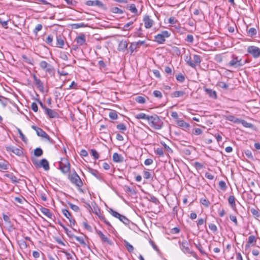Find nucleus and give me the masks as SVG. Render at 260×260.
Returning a JSON list of instances; mask_svg holds the SVG:
<instances>
[{"instance_id":"obj_1","label":"nucleus","mask_w":260,"mask_h":260,"mask_svg":"<svg viewBox=\"0 0 260 260\" xmlns=\"http://www.w3.org/2000/svg\"><path fill=\"white\" fill-rule=\"evenodd\" d=\"M148 122L150 126L155 129H161L164 124L163 122L156 114L150 115Z\"/></svg>"},{"instance_id":"obj_2","label":"nucleus","mask_w":260,"mask_h":260,"mask_svg":"<svg viewBox=\"0 0 260 260\" xmlns=\"http://www.w3.org/2000/svg\"><path fill=\"white\" fill-rule=\"evenodd\" d=\"M179 244L180 249L184 253L190 254L194 257H197L196 253L191 249V245L187 241L184 240L182 242L179 241Z\"/></svg>"},{"instance_id":"obj_3","label":"nucleus","mask_w":260,"mask_h":260,"mask_svg":"<svg viewBox=\"0 0 260 260\" xmlns=\"http://www.w3.org/2000/svg\"><path fill=\"white\" fill-rule=\"evenodd\" d=\"M244 65V62L242 58L234 54L232 55V59L228 64V66L232 67L234 68H241Z\"/></svg>"},{"instance_id":"obj_4","label":"nucleus","mask_w":260,"mask_h":260,"mask_svg":"<svg viewBox=\"0 0 260 260\" xmlns=\"http://www.w3.org/2000/svg\"><path fill=\"white\" fill-rule=\"evenodd\" d=\"M68 179L72 183L76 185L78 187H81L83 185V183L80 177L75 171L69 173Z\"/></svg>"},{"instance_id":"obj_5","label":"nucleus","mask_w":260,"mask_h":260,"mask_svg":"<svg viewBox=\"0 0 260 260\" xmlns=\"http://www.w3.org/2000/svg\"><path fill=\"white\" fill-rule=\"evenodd\" d=\"M171 33L167 30L161 31L160 33L154 36V41L159 44H164L166 39L170 37Z\"/></svg>"},{"instance_id":"obj_6","label":"nucleus","mask_w":260,"mask_h":260,"mask_svg":"<svg viewBox=\"0 0 260 260\" xmlns=\"http://www.w3.org/2000/svg\"><path fill=\"white\" fill-rule=\"evenodd\" d=\"M59 168L63 174L69 173L70 170V164L66 158H61L59 162Z\"/></svg>"},{"instance_id":"obj_7","label":"nucleus","mask_w":260,"mask_h":260,"mask_svg":"<svg viewBox=\"0 0 260 260\" xmlns=\"http://www.w3.org/2000/svg\"><path fill=\"white\" fill-rule=\"evenodd\" d=\"M247 51L255 58L260 56V49L256 46H250L248 47Z\"/></svg>"},{"instance_id":"obj_8","label":"nucleus","mask_w":260,"mask_h":260,"mask_svg":"<svg viewBox=\"0 0 260 260\" xmlns=\"http://www.w3.org/2000/svg\"><path fill=\"white\" fill-rule=\"evenodd\" d=\"M33 78L37 88L40 91V92L44 93V87L43 82L40 79H38L35 75H34Z\"/></svg>"},{"instance_id":"obj_9","label":"nucleus","mask_w":260,"mask_h":260,"mask_svg":"<svg viewBox=\"0 0 260 260\" xmlns=\"http://www.w3.org/2000/svg\"><path fill=\"white\" fill-rule=\"evenodd\" d=\"M143 21L146 28H151L154 24L153 20L148 15H145L143 18Z\"/></svg>"},{"instance_id":"obj_10","label":"nucleus","mask_w":260,"mask_h":260,"mask_svg":"<svg viewBox=\"0 0 260 260\" xmlns=\"http://www.w3.org/2000/svg\"><path fill=\"white\" fill-rule=\"evenodd\" d=\"M33 162H34V164H36L39 167L43 168V169L45 171H48L50 169L49 165V162H48V160L46 159H45V158L42 159L40 161L39 163H37V162L36 163H35L34 161H33Z\"/></svg>"},{"instance_id":"obj_11","label":"nucleus","mask_w":260,"mask_h":260,"mask_svg":"<svg viewBox=\"0 0 260 260\" xmlns=\"http://www.w3.org/2000/svg\"><path fill=\"white\" fill-rule=\"evenodd\" d=\"M145 43V41H139L138 42H134L131 43V46L129 47L131 53H133L135 51L140 45H142Z\"/></svg>"},{"instance_id":"obj_12","label":"nucleus","mask_w":260,"mask_h":260,"mask_svg":"<svg viewBox=\"0 0 260 260\" xmlns=\"http://www.w3.org/2000/svg\"><path fill=\"white\" fill-rule=\"evenodd\" d=\"M46 114L50 118H58V114L52 109L47 108L45 110Z\"/></svg>"},{"instance_id":"obj_13","label":"nucleus","mask_w":260,"mask_h":260,"mask_svg":"<svg viewBox=\"0 0 260 260\" xmlns=\"http://www.w3.org/2000/svg\"><path fill=\"white\" fill-rule=\"evenodd\" d=\"M6 150L8 152H12L18 156H21L23 154L22 151L13 146L6 147Z\"/></svg>"},{"instance_id":"obj_14","label":"nucleus","mask_w":260,"mask_h":260,"mask_svg":"<svg viewBox=\"0 0 260 260\" xmlns=\"http://www.w3.org/2000/svg\"><path fill=\"white\" fill-rule=\"evenodd\" d=\"M85 4L88 6H97L99 7H102L103 6V4L102 2L99 0L87 1Z\"/></svg>"},{"instance_id":"obj_15","label":"nucleus","mask_w":260,"mask_h":260,"mask_svg":"<svg viewBox=\"0 0 260 260\" xmlns=\"http://www.w3.org/2000/svg\"><path fill=\"white\" fill-rule=\"evenodd\" d=\"M223 117L225 120L232 121L235 123H237V124L239 123L240 119H239V118L235 117L233 115H224Z\"/></svg>"},{"instance_id":"obj_16","label":"nucleus","mask_w":260,"mask_h":260,"mask_svg":"<svg viewBox=\"0 0 260 260\" xmlns=\"http://www.w3.org/2000/svg\"><path fill=\"white\" fill-rule=\"evenodd\" d=\"M96 233L100 236L103 242L107 243L109 244H112L111 242L109 240L108 237L105 235H104L103 233L101 231L96 230Z\"/></svg>"},{"instance_id":"obj_17","label":"nucleus","mask_w":260,"mask_h":260,"mask_svg":"<svg viewBox=\"0 0 260 260\" xmlns=\"http://www.w3.org/2000/svg\"><path fill=\"white\" fill-rule=\"evenodd\" d=\"M177 124L184 129H188L190 127L189 123H186L183 120H179L177 121Z\"/></svg>"},{"instance_id":"obj_18","label":"nucleus","mask_w":260,"mask_h":260,"mask_svg":"<svg viewBox=\"0 0 260 260\" xmlns=\"http://www.w3.org/2000/svg\"><path fill=\"white\" fill-rule=\"evenodd\" d=\"M113 161L116 162H121L123 161V157L118 153L115 152L112 156Z\"/></svg>"},{"instance_id":"obj_19","label":"nucleus","mask_w":260,"mask_h":260,"mask_svg":"<svg viewBox=\"0 0 260 260\" xmlns=\"http://www.w3.org/2000/svg\"><path fill=\"white\" fill-rule=\"evenodd\" d=\"M89 172L95 178H96L98 180H103L102 175L101 173H100L97 170L92 169H89Z\"/></svg>"},{"instance_id":"obj_20","label":"nucleus","mask_w":260,"mask_h":260,"mask_svg":"<svg viewBox=\"0 0 260 260\" xmlns=\"http://www.w3.org/2000/svg\"><path fill=\"white\" fill-rule=\"evenodd\" d=\"M77 43L79 45H83L85 44V36L84 34H82L79 36H78L76 38Z\"/></svg>"},{"instance_id":"obj_21","label":"nucleus","mask_w":260,"mask_h":260,"mask_svg":"<svg viewBox=\"0 0 260 260\" xmlns=\"http://www.w3.org/2000/svg\"><path fill=\"white\" fill-rule=\"evenodd\" d=\"M4 176L9 178L13 183L19 182L20 180V179H18L12 173L5 174Z\"/></svg>"},{"instance_id":"obj_22","label":"nucleus","mask_w":260,"mask_h":260,"mask_svg":"<svg viewBox=\"0 0 260 260\" xmlns=\"http://www.w3.org/2000/svg\"><path fill=\"white\" fill-rule=\"evenodd\" d=\"M40 211L45 216L48 217V218H52V214L50 212V210L44 208V207H41L40 208Z\"/></svg>"},{"instance_id":"obj_23","label":"nucleus","mask_w":260,"mask_h":260,"mask_svg":"<svg viewBox=\"0 0 260 260\" xmlns=\"http://www.w3.org/2000/svg\"><path fill=\"white\" fill-rule=\"evenodd\" d=\"M135 118L137 119H145L148 121L150 115H146L144 113H140L135 115Z\"/></svg>"},{"instance_id":"obj_24","label":"nucleus","mask_w":260,"mask_h":260,"mask_svg":"<svg viewBox=\"0 0 260 260\" xmlns=\"http://www.w3.org/2000/svg\"><path fill=\"white\" fill-rule=\"evenodd\" d=\"M250 212L255 219H258L260 217V210L259 209L252 208L250 209Z\"/></svg>"},{"instance_id":"obj_25","label":"nucleus","mask_w":260,"mask_h":260,"mask_svg":"<svg viewBox=\"0 0 260 260\" xmlns=\"http://www.w3.org/2000/svg\"><path fill=\"white\" fill-rule=\"evenodd\" d=\"M235 198L234 196H230L228 198V202L233 209L236 208Z\"/></svg>"},{"instance_id":"obj_26","label":"nucleus","mask_w":260,"mask_h":260,"mask_svg":"<svg viewBox=\"0 0 260 260\" xmlns=\"http://www.w3.org/2000/svg\"><path fill=\"white\" fill-rule=\"evenodd\" d=\"M127 47V43L125 40H122L120 42L118 45V50L119 51H123L125 50Z\"/></svg>"},{"instance_id":"obj_27","label":"nucleus","mask_w":260,"mask_h":260,"mask_svg":"<svg viewBox=\"0 0 260 260\" xmlns=\"http://www.w3.org/2000/svg\"><path fill=\"white\" fill-rule=\"evenodd\" d=\"M206 93L209 95V96L213 99H216L217 94L215 91L212 90L211 89L206 88L205 89Z\"/></svg>"},{"instance_id":"obj_28","label":"nucleus","mask_w":260,"mask_h":260,"mask_svg":"<svg viewBox=\"0 0 260 260\" xmlns=\"http://www.w3.org/2000/svg\"><path fill=\"white\" fill-rule=\"evenodd\" d=\"M134 37H140L142 38L144 37V35L143 33V30L141 27H140L139 29H138L134 34Z\"/></svg>"},{"instance_id":"obj_29","label":"nucleus","mask_w":260,"mask_h":260,"mask_svg":"<svg viewBox=\"0 0 260 260\" xmlns=\"http://www.w3.org/2000/svg\"><path fill=\"white\" fill-rule=\"evenodd\" d=\"M185 60L187 64L190 67L192 68H195L196 67V64L191 61V58L190 56H186L185 59Z\"/></svg>"},{"instance_id":"obj_30","label":"nucleus","mask_w":260,"mask_h":260,"mask_svg":"<svg viewBox=\"0 0 260 260\" xmlns=\"http://www.w3.org/2000/svg\"><path fill=\"white\" fill-rule=\"evenodd\" d=\"M126 8L128 9L132 13H133L135 14H137L138 10L136 7V6L134 4H132L129 6H127Z\"/></svg>"},{"instance_id":"obj_31","label":"nucleus","mask_w":260,"mask_h":260,"mask_svg":"<svg viewBox=\"0 0 260 260\" xmlns=\"http://www.w3.org/2000/svg\"><path fill=\"white\" fill-rule=\"evenodd\" d=\"M57 45L60 48H62L64 45V40L60 36H56Z\"/></svg>"},{"instance_id":"obj_32","label":"nucleus","mask_w":260,"mask_h":260,"mask_svg":"<svg viewBox=\"0 0 260 260\" xmlns=\"http://www.w3.org/2000/svg\"><path fill=\"white\" fill-rule=\"evenodd\" d=\"M9 162L6 160L0 161V169L1 170H7L9 168Z\"/></svg>"},{"instance_id":"obj_33","label":"nucleus","mask_w":260,"mask_h":260,"mask_svg":"<svg viewBox=\"0 0 260 260\" xmlns=\"http://www.w3.org/2000/svg\"><path fill=\"white\" fill-rule=\"evenodd\" d=\"M70 25L72 29H78L80 27H85L86 26V25L84 23H73L71 24Z\"/></svg>"},{"instance_id":"obj_34","label":"nucleus","mask_w":260,"mask_h":260,"mask_svg":"<svg viewBox=\"0 0 260 260\" xmlns=\"http://www.w3.org/2000/svg\"><path fill=\"white\" fill-rule=\"evenodd\" d=\"M239 123H241L244 127L247 128H252L253 126L252 123H248L246 121L243 119H240Z\"/></svg>"},{"instance_id":"obj_35","label":"nucleus","mask_w":260,"mask_h":260,"mask_svg":"<svg viewBox=\"0 0 260 260\" xmlns=\"http://www.w3.org/2000/svg\"><path fill=\"white\" fill-rule=\"evenodd\" d=\"M26 200L22 196L19 197H15L14 199V202L20 204H22L24 202H26Z\"/></svg>"},{"instance_id":"obj_36","label":"nucleus","mask_w":260,"mask_h":260,"mask_svg":"<svg viewBox=\"0 0 260 260\" xmlns=\"http://www.w3.org/2000/svg\"><path fill=\"white\" fill-rule=\"evenodd\" d=\"M8 101V99L0 94V103L4 107H5L7 105Z\"/></svg>"},{"instance_id":"obj_37","label":"nucleus","mask_w":260,"mask_h":260,"mask_svg":"<svg viewBox=\"0 0 260 260\" xmlns=\"http://www.w3.org/2000/svg\"><path fill=\"white\" fill-rule=\"evenodd\" d=\"M38 136L41 137L42 138H44L45 137H47V133L44 131L42 128H38L37 132L36 133Z\"/></svg>"},{"instance_id":"obj_38","label":"nucleus","mask_w":260,"mask_h":260,"mask_svg":"<svg viewBox=\"0 0 260 260\" xmlns=\"http://www.w3.org/2000/svg\"><path fill=\"white\" fill-rule=\"evenodd\" d=\"M124 245L125 246L126 249L129 252H133L134 249V247L127 241H124Z\"/></svg>"},{"instance_id":"obj_39","label":"nucleus","mask_w":260,"mask_h":260,"mask_svg":"<svg viewBox=\"0 0 260 260\" xmlns=\"http://www.w3.org/2000/svg\"><path fill=\"white\" fill-rule=\"evenodd\" d=\"M22 58H23V61L26 62V63H27L28 64H33V59L31 58H29V57H28L27 56H26L25 55H22Z\"/></svg>"},{"instance_id":"obj_40","label":"nucleus","mask_w":260,"mask_h":260,"mask_svg":"<svg viewBox=\"0 0 260 260\" xmlns=\"http://www.w3.org/2000/svg\"><path fill=\"white\" fill-rule=\"evenodd\" d=\"M74 238H75V239L78 241L79 242L81 245H83V246H86V244L83 239V238L82 237H78V236H74L73 237Z\"/></svg>"},{"instance_id":"obj_41","label":"nucleus","mask_w":260,"mask_h":260,"mask_svg":"<svg viewBox=\"0 0 260 260\" xmlns=\"http://www.w3.org/2000/svg\"><path fill=\"white\" fill-rule=\"evenodd\" d=\"M184 92L182 91H176L174 92L173 93H172L171 96L172 97L177 98L183 96L184 94Z\"/></svg>"},{"instance_id":"obj_42","label":"nucleus","mask_w":260,"mask_h":260,"mask_svg":"<svg viewBox=\"0 0 260 260\" xmlns=\"http://www.w3.org/2000/svg\"><path fill=\"white\" fill-rule=\"evenodd\" d=\"M43 153V150L41 148H37L34 150V154L37 157L41 156Z\"/></svg>"},{"instance_id":"obj_43","label":"nucleus","mask_w":260,"mask_h":260,"mask_svg":"<svg viewBox=\"0 0 260 260\" xmlns=\"http://www.w3.org/2000/svg\"><path fill=\"white\" fill-rule=\"evenodd\" d=\"M247 33L249 36L252 37L256 34V30L255 28L251 27L248 30Z\"/></svg>"},{"instance_id":"obj_44","label":"nucleus","mask_w":260,"mask_h":260,"mask_svg":"<svg viewBox=\"0 0 260 260\" xmlns=\"http://www.w3.org/2000/svg\"><path fill=\"white\" fill-rule=\"evenodd\" d=\"M109 116L110 118L112 119H116L117 118V112L114 110L111 111L109 112Z\"/></svg>"},{"instance_id":"obj_45","label":"nucleus","mask_w":260,"mask_h":260,"mask_svg":"<svg viewBox=\"0 0 260 260\" xmlns=\"http://www.w3.org/2000/svg\"><path fill=\"white\" fill-rule=\"evenodd\" d=\"M185 41L189 43L192 44L194 41V38L192 35L188 34L186 36Z\"/></svg>"},{"instance_id":"obj_46","label":"nucleus","mask_w":260,"mask_h":260,"mask_svg":"<svg viewBox=\"0 0 260 260\" xmlns=\"http://www.w3.org/2000/svg\"><path fill=\"white\" fill-rule=\"evenodd\" d=\"M200 203L206 207H208L210 205V202L205 198H201L200 199Z\"/></svg>"},{"instance_id":"obj_47","label":"nucleus","mask_w":260,"mask_h":260,"mask_svg":"<svg viewBox=\"0 0 260 260\" xmlns=\"http://www.w3.org/2000/svg\"><path fill=\"white\" fill-rule=\"evenodd\" d=\"M118 219L125 224H128L129 223V220L124 215H121Z\"/></svg>"},{"instance_id":"obj_48","label":"nucleus","mask_w":260,"mask_h":260,"mask_svg":"<svg viewBox=\"0 0 260 260\" xmlns=\"http://www.w3.org/2000/svg\"><path fill=\"white\" fill-rule=\"evenodd\" d=\"M62 213L69 220L71 219V218H72L70 212L68 210L62 209Z\"/></svg>"},{"instance_id":"obj_49","label":"nucleus","mask_w":260,"mask_h":260,"mask_svg":"<svg viewBox=\"0 0 260 260\" xmlns=\"http://www.w3.org/2000/svg\"><path fill=\"white\" fill-rule=\"evenodd\" d=\"M219 186L220 188L223 191L225 190L227 188L225 182L223 180H221L219 182Z\"/></svg>"},{"instance_id":"obj_50","label":"nucleus","mask_w":260,"mask_h":260,"mask_svg":"<svg viewBox=\"0 0 260 260\" xmlns=\"http://www.w3.org/2000/svg\"><path fill=\"white\" fill-rule=\"evenodd\" d=\"M135 100L137 102L140 104H144L146 102L145 98L142 96H137L135 99Z\"/></svg>"},{"instance_id":"obj_51","label":"nucleus","mask_w":260,"mask_h":260,"mask_svg":"<svg viewBox=\"0 0 260 260\" xmlns=\"http://www.w3.org/2000/svg\"><path fill=\"white\" fill-rule=\"evenodd\" d=\"M196 247L198 249V250L200 251V252L203 255H207V253L205 251V250H203V247L200 243L199 244H194Z\"/></svg>"},{"instance_id":"obj_52","label":"nucleus","mask_w":260,"mask_h":260,"mask_svg":"<svg viewBox=\"0 0 260 260\" xmlns=\"http://www.w3.org/2000/svg\"><path fill=\"white\" fill-rule=\"evenodd\" d=\"M176 80L181 82V83H182L185 80V77L181 73L177 75L176 76Z\"/></svg>"},{"instance_id":"obj_53","label":"nucleus","mask_w":260,"mask_h":260,"mask_svg":"<svg viewBox=\"0 0 260 260\" xmlns=\"http://www.w3.org/2000/svg\"><path fill=\"white\" fill-rule=\"evenodd\" d=\"M256 239L254 235H250L248 238V242L249 243L253 244L254 245L256 243Z\"/></svg>"},{"instance_id":"obj_54","label":"nucleus","mask_w":260,"mask_h":260,"mask_svg":"<svg viewBox=\"0 0 260 260\" xmlns=\"http://www.w3.org/2000/svg\"><path fill=\"white\" fill-rule=\"evenodd\" d=\"M194 63L200 64L201 62V57L199 55L194 54L193 56Z\"/></svg>"},{"instance_id":"obj_55","label":"nucleus","mask_w":260,"mask_h":260,"mask_svg":"<svg viewBox=\"0 0 260 260\" xmlns=\"http://www.w3.org/2000/svg\"><path fill=\"white\" fill-rule=\"evenodd\" d=\"M109 212L113 216H114L118 219L119 218H120L121 214H120L116 211L113 210L112 209H110Z\"/></svg>"},{"instance_id":"obj_56","label":"nucleus","mask_w":260,"mask_h":260,"mask_svg":"<svg viewBox=\"0 0 260 260\" xmlns=\"http://www.w3.org/2000/svg\"><path fill=\"white\" fill-rule=\"evenodd\" d=\"M68 205L74 211L78 212L79 211V208L78 206L73 204L69 202Z\"/></svg>"},{"instance_id":"obj_57","label":"nucleus","mask_w":260,"mask_h":260,"mask_svg":"<svg viewBox=\"0 0 260 260\" xmlns=\"http://www.w3.org/2000/svg\"><path fill=\"white\" fill-rule=\"evenodd\" d=\"M112 12L116 14H123V11L118 7H114L112 9Z\"/></svg>"},{"instance_id":"obj_58","label":"nucleus","mask_w":260,"mask_h":260,"mask_svg":"<svg viewBox=\"0 0 260 260\" xmlns=\"http://www.w3.org/2000/svg\"><path fill=\"white\" fill-rule=\"evenodd\" d=\"M203 133L202 130L199 128H195L192 131V134L194 135H200Z\"/></svg>"},{"instance_id":"obj_59","label":"nucleus","mask_w":260,"mask_h":260,"mask_svg":"<svg viewBox=\"0 0 260 260\" xmlns=\"http://www.w3.org/2000/svg\"><path fill=\"white\" fill-rule=\"evenodd\" d=\"M153 95L157 98L161 99L162 96L161 92L159 90H154L153 92Z\"/></svg>"},{"instance_id":"obj_60","label":"nucleus","mask_w":260,"mask_h":260,"mask_svg":"<svg viewBox=\"0 0 260 260\" xmlns=\"http://www.w3.org/2000/svg\"><path fill=\"white\" fill-rule=\"evenodd\" d=\"M116 127L118 129L122 131H124L126 129V127L125 125L123 123L117 124Z\"/></svg>"},{"instance_id":"obj_61","label":"nucleus","mask_w":260,"mask_h":260,"mask_svg":"<svg viewBox=\"0 0 260 260\" xmlns=\"http://www.w3.org/2000/svg\"><path fill=\"white\" fill-rule=\"evenodd\" d=\"M49 64H48L46 61L42 60L40 63V67L43 69L45 70L46 68L48 67Z\"/></svg>"},{"instance_id":"obj_62","label":"nucleus","mask_w":260,"mask_h":260,"mask_svg":"<svg viewBox=\"0 0 260 260\" xmlns=\"http://www.w3.org/2000/svg\"><path fill=\"white\" fill-rule=\"evenodd\" d=\"M42 25L41 24H38L36 26L35 28L34 29L33 32L36 35H37L38 32L40 30H41L42 29Z\"/></svg>"},{"instance_id":"obj_63","label":"nucleus","mask_w":260,"mask_h":260,"mask_svg":"<svg viewBox=\"0 0 260 260\" xmlns=\"http://www.w3.org/2000/svg\"><path fill=\"white\" fill-rule=\"evenodd\" d=\"M155 153L156 154L160 156H164V151L161 148H156V149L155 150Z\"/></svg>"},{"instance_id":"obj_64","label":"nucleus","mask_w":260,"mask_h":260,"mask_svg":"<svg viewBox=\"0 0 260 260\" xmlns=\"http://www.w3.org/2000/svg\"><path fill=\"white\" fill-rule=\"evenodd\" d=\"M98 65L101 70L104 69V70H106V65L103 60H99L98 61Z\"/></svg>"}]
</instances>
